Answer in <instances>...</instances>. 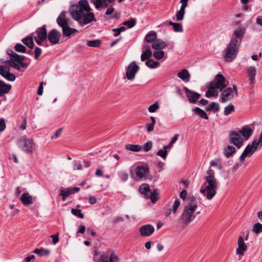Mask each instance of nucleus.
<instances>
[{
    "mask_svg": "<svg viewBox=\"0 0 262 262\" xmlns=\"http://www.w3.org/2000/svg\"><path fill=\"white\" fill-rule=\"evenodd\" d=\"M91 10L86 0H80L78 5H72L69 11L73 19L80 26H83L92 21H96L94 13L90 12Z\"/></svg>",
    "mask_w": 262,
    "mask_h": 262,
    "instance_id": "nucleus-1",
    "label": "nucleus"
},
{
    "mask_svg": "<svg viewBox=\"0 0 262 262\" xmlns=\"http://www.w3.org/2000/svg\"><path fill=\"white\" fill-rule=\"evenodd\" d=\"M245 32V28L242 27H239L234 30L231 39L224 50V58L226 61L231 62L237 56L239 47Z\"/></svg>",
    "mask_w": 262,
    "mask_h": 262,
    "instance_id": "nucleus-2",
    "label": "nucleus"
},
{
    "mask_svg": "<svg viewBox=\"0 0 262 262\" xmlns=\"http://www.w3.org/2000/svg\"><path fill=\"white\" fill-rule=\"evenodd\" d=\"M207 176L205 177V182L200 189V192L204 196H206L207 199L211 200L216 194V190L217 188L218 184L216 179L214 176V171L211 168H209L206 172Z\"/></svg>",
    "mask_w": 262,
    "mask_h": 262,
    "instance_id": "nucleus-3",
    "label": "nucleus"
},
{
    "mask_svg": "<svg viewBox=\"0 0 262 262\" xmlns=\"http://www.w3.org/2000/svg\"><path fill=\"white\" fill-rule=\"evenodd\" d=\"M198 207L196 198L194 196H189L187 199V205L184 207L181 216V220L185 225H188L196 217L194 211Z\"/></svg>",
    "mask_w": 262,
    "mask_h": 262,
    "instance_id": "nucleus-4",
    "label": "nucleus"
},
{
    "mask_svg": "<svg viewBox=\"0 0 262 262\" xmlns=\"http://www.w3.org/2000/svg\"><path fill=\"white\" fill-rule=\"evenodd\" d=\"M215 81H212L209 83V89L205 94L207 98L217 96L218 92L216 89H217L220 91H222L226 87L225 84V79L222 74H217L215 77Z\"/></svg>",
    "mask_w": 262,
    "mask_h": 262,
    "instance_id": "nucleus-5",
    "label": "nucleus"
},
{
    "mask_svg": "<svg viewBox=\"0 0 262 262\" xmlns=\"http://www.w3.org/2000/svg\"><path fill=\"white\" fill-rule=\"evenodd\" d=\"M18 143L19 147L27 153H32L35 147L33 140L26 137L20 139Z\"/></svg>",
    "mask_w": 262,
    "mask_h": 262,
    "instance_id": "nucleus-6",
    "label": "nucleus"
},
{
    "mask_svg": "<svg viewBox=\"0 0 262 262\" xmlns=\"http://www.w3.org/2000/svg\"><path fill=\"white\" fill-rule=\"evenodd\" d=\"M229 142L239 149L243 145L244 139L239 134V132L232 131L229 135Z\"/></svg>",
    "mask_w": 262,
    "mask_h": 262,
    "instance_id": "nucleus-7",
    "label": "nucleus"
},
{
    "mask_svg": "<svg viewBox=\"0 0 262 262\" xmlns=\"http://www.w3.org/2000/svg\"><path fill=\"white\" fill-rule=\"evenodd\" d=\"M139 69V67L136 63L135 61L132 62L125 69V75L127 79L131 81L133 80Z\"/></svg>",
    "mask_w": 262,
    "mask_h": 262,
    "instance_id": "nucleus-8",
    "label": "nucleus"
},
{
    "mask_svg": "<svg viewBox=\"0 0 262 262\" xmlns=\"http://www.w3.org/2000/svg\"><path fill=\"white\" fill-rule=\"evenodd\" d=\"M233 90L231 88H228L225 89L222 94V102H225L232 99L234 97V91L236 96H238L237 87L235 85H233Z\"/></svg>",
    "mask_w": 262,
    "mask_h": 262,
    "instance_id": "nucleus-9",
    "label": "nucleus"
},
{
    "mask_svg": "<svg viewBox=\"0 0 262 262\" xmlns=\"http://www.w3.org/2000/svg\"><path fill=\"white\" fill-rule=\"evenodd\" d=\"M60 36V33L55 29L51 30L47 35L49 41L54 45L59 43Z\"/></svg>",
    "mask_w": 262,
    "mask_h": 262,
    "instance_id": "nucleus-10",
    "label": "nucleus"
},
{
    "mask_svg": "<svg viewBox=\"0 0 262 262\" xmlns=\"http://www.w3.org/2000/svg\"><path fill=\"white\" fill-rule=\"evenodd\" d=\"M142 236H149L152 234L155 231L154 227L150 224H146L140 227L139 229Z\"/></svg>",
    "mask_w": 262,
    "mask_h": 262,
    "instance_id": "nucleus-11",
    "label": "nucleus"
},
{
    "mask_svg": "<svg viewBox=\"0 0 262 262\" xmlns=\"http://www.w3.org/2000/svg\"><path fill=\"white\" fill-rule=\"evenodd\" d=\"M0 75L7 80L13 81L15 79V76L10 73L9 68H7L4 66H0Z\"/></svg>",
    "mask_w": 262,
    "mask_h": 262,
    "instance_id": "nucleus-12",
    "label": "nucleus"
},
{
    "mask_svg": "<svg viewBox=\"0 0 262 262\" xmlns=\"http://www.w3.org/2000/svg\"><path fill=\"white\" fill-rule=\"evenodd\" d=\"M184 90L186 93L188 100L191 103H195L198 102L201 95L199 93L190 91L187 87H184Z\"/></svg>",
    "mask_w": 262,
    "mask_h": 262,
    "instance_id": "nucleus-13",
    "label": "nucleus"
},
{
    "mask_svg": "<svg viewBox=\"0 0 262 262\" xmlns=\"http://www.w3.org/2000/svg\"><path fill=\"white\" fill-rule=\"evenodd\" d=\"M79 190V187H69L66 190L60 189L59 195L62 196V200L64 201L67 197L72 194L78 192Z\"/></svg>",
    "mask_w": 262,
    "mask_h": 262,
    "instance_id": "nucleus-14",
    "label": "nucleus"
},
{
    "mask_svg": "<svg viewBox=\"0 0 262 262\" xmlns=\"http://www.w3.org/2000/svg\"><path fill=\"white\" fill-rule=\"evenodd\" d=\"M247 246L245 243L244 238L240 236L238 239V248L236 250V254L243 256L244 252L247 250Z\"/></svg>",
    "mask_w": 262,
    "mask_h": 262,
    "instance_id": "nucleus-15",
    "label": "nucleus"
},
{
    "mask_svg": "<svg viewBox=\"0 0 262 262\" xmlns=\"http://www.w3.org/2000/svg\"><path fill=\"white\" fill-rule=\"evenodd\" d=\"M149 172V166L145 164L142 166H138L136 167V175L138 178H142Z\"/></svg>",
    "mask_w": 262,
    "mask_h": 262,
    "instance_id": "nucleus-16",
    "label": "nucleus"
},
{
    "mask_svg": "<svg viewBox=\"0 0 262 262\" xmlns=\"http://www.w3.org/2000/svg\"><path fill=\"white\" fill-rule=\"evenodd\" d=\"M241 136H243V139L247 140L253 133V129L249 126H245L241 130H238Z\"/></svg>",
    "mask_w": 262,
    "mask_h": 262,
    "instance_id": "nucleus-17",
    "label": "nucleus"
},
{
    "mask_svg": "<svg viewBox=\"0 0 262 262\" xmlns=\"http://www.w3.org/2000/svg\"><path fill=\"white\" fill-rule=\"evenodd\" d=\"M178 77L184 82H188L190 79V74L187 69H183L177 73Z\"/></svg>",
    "mask_w": 262,
    "mask_h": 262,
    "instance_id": "nucleus-18",
    "label": "nucleus"
},
{
    "mask_svg": "<svg viewBox=\"0 0 262 262\" xmlns=\"http://www.w3.org/2000/svg\"><path fill=\"white\" fill-rule=\"evenodd\" d=\"M20 201L25 206H28L33 204L32 196L28 193H24L20 196Z\"/></svg>",
    "mask_w": 262,
    "mask_h": 262,
    "instance_id": "nucleus-19",
    "label": "nucleus"
},
{
    "mask_svg": "<svg viewBox=\"0 0 262 262\" xmlns=\"http://www.w3.org/2000/svg\"><path fill=\"white\" fill-rule=\"evenodd\" d=\"M35 33L37 36L36 37H39L41 39H46L47 38V32L46 29V25H43L41 27L38 28Z\"/></svg>",
    "mask_w": 262,
    "mask_h": 262,
    "instance_id": "nucleus-20",
    "label": "nucleus"
},
{
    "mask_svg": "<svg viewBox=\"0 0 262 262\" xmlns=\"http://www.w3.org/2000/svg\"><path fill=\"white\" fill-rule=\"evenodd\" d=\"M62 34L64 37H70L71 35L78 32L76 29L69 27V25L62 28Z\"/></svg>",
    "mask_w": 262,
    "mask_h": 262,
    "instance_id": "nucleus-21",
    "label": "nucleus"
},
{
    "mask_svg": "<svg viewBox=\"0 0 262 262\" xmlns=\"http://www.w3.org/2000/svg\"><path fill=\"white\" fill-rule=\"evenodd\" d=\"M11 85L6 84L3 81L0 80V96H3L7 94L10 90Z\"/></svg>",
    "mask_w": 262,
    "mask_h": 262,
    "instance_id": "nucleus-22",
    "label": "nucleus"
},
{
    "mask_svg": "<svg viewBox=\"0 0 262 262\" xmlns=\"http://www.w3.org/2000/svg\"><path fill=\"white\" fill-rule=\"evenodd\" d=\"M236 151V148L233 146L228 145L224 148L223 153L226 158H229L232 157Z\"/></svg>",
    "mask_w": 262,
    "mask_h": 262,
    "instance_id": "nucleus-23",
    "label": "nucleus"
},
{
    "mask_svg": "<svg viewBox=\"0 0 262 262\" xmlns=\"http://www.w3.org/2000/svg\"><path fill=\"white\" fill-rule=\"evenodd\" d=\"M256 71L255 68L250 67L247 69V75L249 77V81L251 84L254 82Z\"/></svg>",
    "mask_w": 262,
    "mask_h": 262,
    "instance_id": "nucleus-24",
    "label": "nucleus"
},
{
    "mask_svg": "<svg viewBox=\"0 0 262 262\" xmlns=\"http://www.w3.org/2000/svg\"><path fill=\"white\" fill-rule=\"evenodd\" d=\"M143 48H144L145 50L144 51H143V53L141 55V60L142 61H145L146 59L148 60L149 58L152 55V52L150 50L148 46H146L145 45H144L143 46Z\"/></svg>",
    "mask_w": 262,
    "mask_h": 262,
    "instance_id": "nucleus-25",
    "label": "nucleus"
},
{
    "mask_svg": "<svg viewBox=\"0 0 262 262\" xmlns=\"http://www.w3.org/2000/svg\"><path fill=\"white\" fill-rule=\"evenodd\" d=\"M139 192L143 194L147 198L149 197V194L151 193V189L149 186L146 183L142 184L139 187Z\"/></svg>",
    "mask_w": 262,
    "mask_h": 262,
    "instance_id": "nucleus-26",
    "label": "nucleus"
},
{
    "mask_svg": "<svg viewBox=\"0 0 262 262\" xmlns=\"http://www.w3.org/2000/svg\"><path fill=\"white\" fill-rule=\"evenodd\" d=\"M167 45V43L160 39H156V41L152 44V48L155 50H161L165 48Z\"/></svg>",
    "mask_w": 262,
    "mask_h": 262,
    "instance_id": "nucleus-27",
    "label": "nucleus"
},
{
    "mask_svg": "<svg viewBox=\"0 0 262 262\" xmlns=\"http://www.w3.org/2000/svg\"><path fill=\"white\" fill-rule=\"evenodd\" d=\"M157 38V34L154 31H150L145 37V40L147 42L154 43Z\"/></svg>",
    "mask_w": 262,
    "mask_h": 262,
    "instance_id": "nucleus-28",
    "label": "nucleus"
},
{
    "mask_svg": "<svg viewBox=\"0 0 262 262\" xmlns=\"http://www.w3.org/2000/svg\"><path fill=\"white\" fill-rule=\"evenodd\" d=\"M126 149L134 151V152H138L142 150V146L137 144H126L125 146Z\"/></svg>",
    "mask_w": 262,
    "mask_h": 262,
    "instance_id": "nucleus-29",
    "label": "nucleus"
},
{
    "mask_svg": "<svg viewBox=\"0 0 262 262\" xmlns=\"http://www.w3.org/2000/svg\"><path fill=\"white\" fill-rule=\"evenodd\" d=\"M192 111L195 114L199 115L200 117L206 120L209 119V117L207 115L206 113L200 107H196L194 108Z\"/></svg>",
    "mask_w": 262,
    "mask_h": 262,
    "instance_id": "nucleus-30",
    "label": "nucleus"
},
{
    "mask_svg": "<svg viewBox=\"0 0 262 262\" xmlns=\"http://www.w3.org/2000/svg\"><path fill=\"white\" fill-rule=\"evenodd\" d=\"M111 250L110 249H107L103 252L100 256L98 262H109Z\"/></svg>",
    "mask_w": 262,
    "mask_h": 262,
    "instance_id": "nucleus-31",
    "label": "nucleus"
},
{
    "mask_svg": "<svg viewBox=\"0 0 262 262\" xmlns=\"http://www.w3.org/2000/svg\"><path fill=\"white\" fill-rule=\"evenodd\" d=\"M22 42L29 48L32 49L34 47V42L33 36L32 35L28 36L22 39Z\"/></svg>",
    "mask_w": 262,
    "mask_h": 262,
    "instance_id": "nucleus-32",
    "label": "nucleus"
},
{
    "mask_svg": "<svg viewBox=\"0 0 262 262\" xmlns=\"http://www.w3.org/2000/svg\"><path fill=\"white\" fill-rule=\"evenodd\" d=\"M159 192L157 188L154 189L153 191L149 194L148 198H150L152 203L156 202L159 199Z\"/></svg>",
    "mask_w": 262,
    "mask_h": 262,
    "instance_id": "nucleus-33",
    "label": "nucleus"
},
{
    "mask_svg": "<svg viewBox=\"0 0 262 262\" xmlns=\"http://www.w3.org/2000/svg\"><path fill=\"white\" fill-rule=\"evenodd\" d=\"M206 110L207 111H212L213 113H216L220 111L219 104L215 102H211L207 107H206Z\"/></svg>",
    "mask_w": 262,
    "mask_h": 262,
    "instance_id": "nucleus-34",
    "label": "nucleus"
},
{
    "mask_svg": "<svg viewBox=\"0 0 262 262\" xmlns=\"http://www.w3.org/2000/svg\"><path fill=\"white\" fill-rule=\"evenodd\" d=\"M168 25L173 27V29L174 32H182L183 31L182 25L180 23L169 21Z\"/></svg>",
    "mask_w": 262,
    "mask_h": 262,
    "instance_id": "nucleus-35",
    "label": "nucleus"
},
{
    "mask_svg": "<svg viewBox=\"0 0 262 262\" xmlns=\"http://www.w3.org/2000/svg\"><path fill=\"white\" fill-rule=\"evenodd\" d=\"M33 252L35 254H36L39 256H47L49 254H50V251L47 250V249H43V248H41V249H35L34 250V251H33Z\"/></svg>",
    "mask_w": 262,
    "mask_h": 262,
    "instance_id": "nucleus-36",
    "label": "nucleus"
},
{
    "mask_svg": "<svg viewBox=\"0 0 262 262\" xmlns=\"http://www.w3.org/2000/svg\"><path fill=\"white\" fill-rule=\"evenodd\" d=\"M252 146L250 144H248L243 151L249 157H251L255 151V150Z\"/></svg>",
    "mask_w": 262,
    "mask_h": 262,
    "instance_id": "nucleus-37",
    "label": "nucleus"
},
{
    "mask_svg": "<svg viewBox=\"0 0 262 262\" xmlns=\"http://www.w3.org/2000/svg\"><path fill=\"white\" fill-rule=\"evenodd\" d=\"M164 55L165 52L159 49L155 50L153 53V56L154 57L158 60L162 59L164 57Z\"/></svg>",
    "mask_w": 262,
    "mask_h": 262,
    "instance_id": "nucleus-38",
    "label": "nucleus"
},
{
    "mask_svg": "<svg viewBox=\"0 0 262 262\" xmlns=\"http://www.w3.org/2000/svg\"><path fill=\"white\" fill-rule=\"evenodd\" d=\"M101 43L100 39H96L93 40H89L87 42V45L89 47L97 48L99 47Z\"/></svg>",
    "mask_w": 262,
    "mask_h": 262,
    "instance_id": "nucleus-39",
    "label": "nucleus"
},
{
    "mask_svg": "<svg viewBox=\"0 0 262 262\" xmlns=\"http://www.w3.org/2000/svg\"><path fill=\"white\" fill-rule=\"evenodd\" d=\"M150 119L151 122L146 124V127L147 130L148 132H151L154 130V126L156 122V119L154 117H152V116L150 117Z\"/></svg>",
    "mask_w": 262,
    "mask_h": 262,
    "instance_id": "nucleus-40",
    "label": "nucleus"
},
{
    "mask_svg": "<svg viewBox=\"0 0 262 262\" xmlns=\"http://www.w3.org/2000/svg\"><path fill=\"white\" fill-rule=\"evenodd\" d=\"M234 111V107L233 104H230L226 106L224 108V114L225 116H228L232 112Z\"/></svg>",
    "mask_w": 262,
    "mask_h": 262,
    "instance_id": "nucleus-41",
    "label": "nucleus"
},
{
    "mask_svg": "<svg viewBox=\"0 0 262 262\" xmlns=\"http://www.w3.org/2000/svg\"><path fill=\"white\" fill-rule=\"evenodd\" d=\"M56 21L58 25L62 28L69 25L68 19H60L59 18H57Z\"/></svg>",
    "mask_w": 262,
    "mask_h": 262,
    "instance_id": "nucleus-42",
    "label": "nucleus"
},
{
    "mask_svg": "<svg viewBox=\"0 0 262 262\" xmlns=\"http://www.w3.org/2000/svg\"><path fill=\"white\" fill-rule=\"evenodd\" d=\"M145 64L148 68L154 69L159 66V63L157 61H154L152 59H148L146 61Z\"/></svg>",
    "mask_w": 262,
    "mask_h": 262,
    "instance_id": "nucleus-43",
    "label": "nucleus"
},
{
    "mask_svg": "<svg viewBox=\"0 0 262 262\" xmlns=\"http://www.w3.org/2000/svg\"><path fill=\"white\" fill-rule=\"evenodd\" d=\"M252 231L256 234H258L262 232V224L257 223L253 226Z\"/></svg>",
    "mask_w": 262,
    "mask_h": 262,
    "instance_id": "nucleus-44",
    "label": "nucleus"
},
{
    "mask_svg": "<svg viewBox=\"0 0 262 262\" xmlns=\"http://www.w3.org/2000/svg\"><path fill=\"white\" fill-rule=\"evenodd\" d=\"M15 50L17 52L24 53L26 51V47L20 43H17L14 47Z\"/></svg>",
    "mask_w": 262,
    "mask_h": 262,
    "instance_id": "nucleus-45",
    "label": "nucleus"
},
{
    "mask_svg": "<svg viewBox=\"0 0 262 262\" xmlns=\"http://www.w3.org/2000/svg\"><path fill=\"white\" fill-rule=\"evenodd\" d=\"M123 25L127 26L128 28H132L136 25V19L135 18H130L128 20L123 22Z\"/></svg>",
    "mask_w": 262,
    "mask_h": 262,
    "instance_id": "nucleus-46",
    "label": "nucleus"
},
{
    "mask_svg": "<svg viewBox=\"0 0 262 262\" xmlns=\"http://www.w3.org/2000/svg\"><path fill=\"white\" fill-rule=\"evenodd\" d=\"M71 212L73 215L80 219H83L84 217V215L81 212V210L80 209L72 208Z\"/></svg>",
    "mask_w": 262,
    "mask_h": 262,
    "instance_id": "nucleus-47",
    "label": "nucleus"
},
{
    "mask_svg": "<svg viewBox=\"0 0 262 262\" xmlns=\"http://www.w3.org/2000/svg\"><path fill=\"white\" fill-rule=\"evenodd\" d=\"M251 145L254 148L255 151L257 149H259L262 147V144L260 143L258 139H254L252 142Z\"/></svg>",
    "mask_w": 262,
    "mask_h": 262,
    "instance_id": "nucleus-48",
    "label": "nucleus"
},
{
    "mask_svg": "<svg viewBox=\"0 0 262 262\" xmlns=\"http://www.w3.org/2000/svg\"><path fill=\"white\" fill-rule=\"evenodd\" d=\"M109 262H119L118 256L114 253L113 250H111Z\"/></svg>",
    "mask_w": 262,
    "mask_h": 262,
    "instance_id": "nucleus-49",
    "label": "nucleus"
},
{
    "mask_svg": "<svg viewBox=\"0 0 262 262\" xmlns=\"http://www.w3.org/2000/svg\"><path fill=\"white\" fill-rule=\"evenodd\" d=\"M159 103L158 102H156L155 103L149 106L148 110L150 113H154L159 108Z\"/></svg>",
    "mask_w": 262,
    "mask_h": 262,
    "instance_id": "nucleus-50",
    "label": "nucleus"
},
{
    "mask_svg": "<svg viewBox=\"0 0 262 262\" xmlns=\"http://www.w3.org/2000/svg\"><path fill=\"white\" fill-rule=\"evenodd\" d=\"M168 152L166 150L163 148V149H160L159 150L157 153L156 155L158 156L161 157L163 159H165L167 156Z\"/></svg>",
    "mask_w": 262,
    "mask_h": 262,
    "instance_id": "nucleus-51",
    "label": "nucleus"
},
{
    "mask_svg": "<svg viewBox=\"0 0 262 262\" xmlns=\"http://www.w3.org/2000/svg\"><path fill=\"white\" fill-rule=\"evenodd\" d=\"M152 147V142L150 141L146 143L143 146H142L143 150L145 152H147L150 150Z\"/></svg>",
    "mask_w": 262,
    "mask_h": 262,
    "instance_id": "nucleus-52",
    "label": "nucleus"
},
{
    "mask_svg": "<svg viewBox=\"0 0 262 262\" xmlns=\"http://www.w3.org/2000/svg\"><path fill=\"white\" fill-rule=\"evenodd\" d=\"M185 11L180 10L176 15L177 20L180 21L183 19Z\"/></svg>",
    "mask_w": 262,
    "mask_h": 262,
    "instance_id": "nucleus-53",
    "label": "nucleus"
},
{
    "mask_svg": "<svg viewBox=\"0 0 262 262\" xmlns=\"http://www.w3.org/2000/svg\"><path fill=\"white\" fill-rule=\"evenodd\" d=\"M180 205V201L178 199H177L174 201V203L172 206V211L173 213H176L177 212L178 208L179 207Z\"/></svg>",
    "mask_w": 262,
    "mask_h": 262,
    "instance_id": "nucleus-54",
    "label": "nucleus"
},
{
    "mask_svg": "<svg viewBox=\"0 0 262 262\" xmlns=\"http://www.w3.org/2000/svg\"><path fill=\"white\" fill-rule=\"evenodd\" d=\"M90 2L94 5L96 9H99L102 5V0H90Z\"/></svg>",
    "mask_w": 262,
    "mask_h": 262,
    "instance_id": "nucleus-55",
    "label": "nucleus"
},
{
    "mask_svg": "<svg viewBox=\"0 0 262 262\" xmlns=\"http://www.w3.org/2000/svg\"><path fill=\"white\" fill-rule=\"evenodd\" d=\"M50 237L52 238L53 244H56L59 242V233L51 235Z\"/></svg>",
    "mask_w": 262,
    "mask_h": 262,
    "instance_id": "nucleus-56",
    "label": "nucleus"
},
{
    "mask_svg": "<svg viewBox=\"0 0 262 262\" xmlns=\"http://www.w3.org/2000/svg\"><path fill=\"white\" fill-rule=\"evenodd\" d=\"M74 170H81L82 166L79 161H74L73 162Z\"/></svg>",
    "mask_w": 262,
    "mask_h": 262,
    "instance_id": "nucleus-57",
    "label": "nucleus"
},
{
    "mask_svg": "<svg viewBox=\"0 0 262 262\" xmlns=\"http://www.w3.org/2000/svg\"><path fill=\"white\" fill-rule=\"evenodd\" d=\"M34 52H35L34 58L35 59H38V57L40 56L41 52H42L41 49L39 47H36L35 48Z\"/></svg>",
    "mask_w": 262,
    "mask_h": 262,
    "instance_id": "nucleus-58",
    "label": "nucleus"
},
{
    "mask_svg": "<svg viewBox=\"0 0 262 262\" xmlns=\"http://www.w3.org/2000/svg\"><path fill=\"white\" fill-rule=\"evenodd\" d=\"M62 129L61 128H59L55 133V135L54 136H52L51 137L52 139H57L58 137H59L61 133H62Z\"/></svg>",
    "mask_w": 262,
    "mask_h": 262,
    "instance_id": "nucleus-59",
    "label": "nucleus"
},
{
    "mask_svg": "<svg viewBox=\"0 0 262 262\" xmlns=\"http://www.w3.org/2000/svg\"><path fill=\"white\" fill-rule=\"evenodd\" d=\"M6 124L5 120L3 118L0 119V132L3 131L6 128Z\"/></svg>",
    "mask_w": 262,
    "mask_h": 262,
    "instance_id": "nucleus-60",
    "label": "nucleus"
},
{
    "mask_svg": "<svg viewBox=\"0 0 262 262\" xmlns=\"http://www.w3.org/2000/svg\"><path fill=\"white\" fill-rule=\"evenodd\" d=\"M120 178L123 181H125L128 179V174L126 172H122L119 174Z\"/></svg>",
    "mask_w": 262,
    "mask_h": 262,
    "instance_id": "nucleus-61",
    "label": "nucleus"
},
{
    "mask_svg": "<svg viewBox=\"0 0 262 262\" xmlns=\"http://www.w3.org/2000/svg\"><path fill=\"white\" fill-rule=\"evenodd\" d=\"M187 194V191L186 190H183L180 193V197L184 200L186 199Z\"/></svg>",
    "mask_w": 262,
    "mask_h": 262,
    "instance_id": "nucleus-62",
    "label": "nucleus"
},
{
    "mask_svg": "<svg viewBox=\"0 0 262 262\" xmlns=\"http://www.w3.org/2000/svg\"><path fill=\"white\" fill-rule=\"evenodd\" d=\"M114 11V8L113 6H110V7L107 8L106 12L105 14L106 15H109L111 14H112Z\"/></svg>",
    "mask_w": 262,
    "mask_h": 262,
    "instance_id": "nucleus-63",
    "label": "nucleus"
},
{
    "mask_svg": "<svg viewBox=\"0 0 262 262\" xmlns=\"http://www.w3.org/2000/svg\"><path fill=\"white\" fill-rule=\"evenodd\" d=\"M96 202H97V200L95 197H94L92 195L89 196V202L90 204L93 205V204H95L96 203Z\"/></svg>",
    "mask_w": 262,
    "mask_h": 262,
    "instance_id": "nucleus-64",
    "label": "nucleus"
}]
</instances>
